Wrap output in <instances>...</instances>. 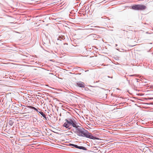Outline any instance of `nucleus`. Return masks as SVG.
Listing matches in <instances>:
<instances>
[{
  "label": "nucleus",
  "instance_id": "obj_8",
  "mask_svg": "<svg viewBox=\"0 0 153 153\" xmlns=\"http://www.w3.org/2000/svg\"><path fill=\"white\" fill-rule=\"evenodd\" d=\"M77 86H85L84 82H78L76 83Z\"/></svg>",
  "mask_w": 153,
  "mask_h": 153
},
{
  "label": "nucleus",
  "instance_id": "obj_18",
  "mask_svg": "<svg viewBox=\"0 0 153 153\" xmlns=\"http://www.w3.org/2000/svg\"><path fill=\"white\" fill-rule=\"evenodd\" d=\"M143 86H146V85H143Z\"/></svg>",
  "mask_w": 153,
  "mask_h": 153
},
{
  "label": "nucleus",
  "instance_id": "obj_5",
  "mask_svg": "<svg viewBox=\"0 0 153 153\" xmlns=\"http://www.w3.org/2000/svg\"><path fill=\"white\" fill-rule=\"evenodd\" d=\"M77 123L76 122V126L75 127H74V128H76V131H75V133L76 134H79V130H82L84 128H83L82 127L80 126H79L77 125Z\"/></svg>",
  "mask_w": 153,
  "mask_h": 153
},
{
  "label": "nucleus",
  "instance_id": "obj_16",
  "mask_svg": "<svg viewBox=\"0 0 153 153\" xmlns=\"http://www.w3.org/2000/svg\"><path fill=\"white\" fill-rule=\"evenodd\" d=\"M88 86H92V85H88Z\"/></svg>",
  "mask_w": 153,
  "mask_h": 153
},
{
  "label": "nucleus",
  "instance_id": "obj_14",
  "mask_svg": "<svg viewBox=\"0 0 153 153\" xmlns=\"http://www.w3.org/2000/svg\"><path fill=\"white\" fill-rule=\"evenodd\" d=\"M116 90H119V91H120V90L119 88H116Z\"/></svg>",
  "mask_w": 153,
  "mask_h": 153
},
{
  "label": "nucleus",
  "instance_id": "obj_22",
  "mask_svg": "<svg viewBox=\"0 0 153 153\" xmlns=\"http://www.w3.org/2000/svg\"><path fill=\"white\" fill-rule=\"evenodd\" d=\"M151 99H153V98H151Z\"/></svg>",
  "mask_w": 153,
  "mask_h": 153
},
{
  "label": "nucleus",
  "instance_id": "obj_9",
  "mask_svg": "<svg viewBox=\"0 0 153 153\" xmlns=\"http://www.w3.org/2000/svg\"><path fill=\"white\" fill-rule=\"evenodd\" d=\"M65 38L64 36H59V37L57 39V40H64L65 39Z\"/></svg>",
  "mask_w": 153,
  "mask_h": 153
},
{
  "label": "nucleus",
  "instance_id": "obj_6",
  "mask_svg": "<svg viewBox=\"0 0 153 153\" xmlns=\"http://www.w3.org/2000/svg\"><path fill=\"white\" fill-rule=\"evenodd\" d=\"M80 87L82 88V89L85 91L86 92L89 93L91 91L90 90L86 87Z\"/></svg>",
  "mask_w": 153,
  "mask_h": 153
},
{
  "label": "nucleus",
  "instance_id": "obj_3",
  "mask_svg": "<svg viewBox=\"0 0 153 153\" xmlns=\"http://www.w3.org/2000/svg\"><path fill=\"white\" fill-rule=\"evenodd\" d=\"M131 8L135 10H143L147 8L146 6L141 4H135L131 6Z\"/></svg>",
  "mask_w": 153,
  "mask_h": 153
},
{
  "label": "nucleus",
  "instance_id": "obj_10",
  "mask_svg": "<svg viewBox=\"0 0 153 153\" xmlns=\"http://www.w3.org/2000/svg\"><path fill=\"white\" fill-rule=\"evenodd\" d=\"M44 118H46V115L42 111H37Z\"/></svg>",
  "mask_w": 153,
  "mask_h": 153
},
{
  "label": "nucleus",
  "instance_id": "obj_19",
  "mask_svg": "<svg viewBox=\"0 0 153 153\" xmlns=\"http://www.w3.org/2000/svg\"><path fill=\"white\" fill-rule=\"evenodd\" d=\"M148 86H149V85H148ZM150 86H153V85H150Z\"/></svg>",
  "mask_w": 153,
  "mask_h": 153
},
{
  "label": "nucleus",
  "instance_id": "obj_11",
  "mask_svg": "<svg viewBox=\"0 0 153 153\" xmlns=\"http://www.w3.org/2000/svg\"><path fill=\"white\" fill-rule=\"evenodd\" d=\"M28 107H29L30 108L33 109L36 111H38L37 109L36 108H35V107H33L32 106H28Z\"/></svg>",
  "mask_w": 153,
  "mask_h": 153
},
{
  "label": "nucleus",
  "instance_id": "obj_7",
  "mask_svg": "<svg viewBox=\"0 0 153 153\" xmlns=\"http://www.w3.org/2000/svg\"><path fill=\"white\" fill-rule=\"evenodd\" d=\"M14 119L13 118H10L9 120V124L11 126H12L14 123Z\"/></svg>",
  "mask_w": 153,
  "mask_h": 153
},
{
  "label": "nucleus",
  "instance_id": "obj_20",
  "mask_svg": "<svg viewBox=\"0 0 153 153\" xmlns=\"http://www.w3.org/2000/svg\"><path fill=\"white\" fill-rule=\"evenodd\" d=\"M6 86H9L8 85H5Z\"/></svg>",
  "mask_w": 153,
  "mask_h": 153
},
{
  "label": "nucleus",
  "instance_id": "obj_15",
  "mask_svg": "<svg viewBox=\"0 0 153 153\" xmlns=\"http://www.w3.org/2000/svg\"><path fill=\"white\" fill-rule=\"evenodd\" d=\"M45 86H49L48 85H47V84H46L45 85Z\"/></svg>",
  "mask_w": 153,
  "mask_h": 153
},
{
  "label": "nucleus",
  "instance_id": "obj_12",
  "mask_svg": "<svg viewBox=\"0 0 153 153\" xmlns=\"http://www.w3.org/2000/svg\"><path fill=\"white\" fill-rule=\"evenodd\" d=\"M108 77H109V78H113V76H112L110 77V76H108Z\"/></svg>",
  "mask_w": 153,
  "mask_h": 153
},
{
  "label": "nucleus",
  "instance_id": "obj_21",
  "mask_svg": "<svg viewBox=\"0 0 153 153\" xmlns=\"http://www.w3.org/2000/svg\"><path fill=\"white\" fill-rule=\"evenodd\" d=\"M115 45H116V46H117V44H116Z\"/></svg>",
  "mask_w": 153,
  "mask_h": 153
},
{
  "label": "nucleus",
  "instance_id": "obj_17",
  "mask_svg": "<svg viewBox=\"0 0 153 153\" xmlns=\"http://www.w3.org/2000/svg\"><path fill=\"white\" fill-rule=\"evenodd\" d=\"M65 45L68 44L67 43H65V44L64 43V44L65 45Z\"/></svg>",
  "mask_w": 153,
  "mask_h": 153
},
{
  "label": "nucleus",
  "instance_id": "obj_4",
  "mask_svg": "<svg viewBox=\"0 0 153 153\" xmlns=\"http://www.w3.org/2000/svg\"><path fill=\"white\" fill-rule=\"evenodd\" d=\"M69 145L70 146H73L76 148L80 149H82L83 150H87V149L86 148L82 146H79L77 145H75L73 144H69Z\"/></svg>",
  "mask_w": 153,
  "mask_h": 153
},
{
  "label": "nucleus",
  "instance_id": "obj_1",
  "mask_svg": "<svg viewBox=\"0 0 153 153\" xmlns=\"http://www.w3.org/2000/svg\"><path fill=\"white\" fill-rule=\"evenodd\" d=\"M65 122L64 123L63 126L66 128L70 129L72 126L75 127L76 121L74 118L65 119Z\"/></svg>",
  "mask_w": 153,
  "mask_h": 153
},
{
  "label": "nucleus",
  "instance_id": "obj_2",
  "mask_svg": "<svg viewBox=\"0 0 153 153\" xmlns=\"http://www.w3.org/2000/svg\"><path fill=\"white\" fill-rule=\"evenodd\" d=\"M79 134H76L78 136L80 137H85L93 140L98 139L97 138L92 135L91 133L89 132L84 128L82 130H79Z\"/></svg>",
  "mask_w": 153,
  "mask_h": 153
},
{
  "label": "nucleus",
  "instance_id": "obj_13",
  "mask_svg": "<svg viewBox=\"0 0 153 153\" xmlns=\"http://www.w3.org/2000/svg\"><path fill=\"white\" fill-rule=\"evenodd\" d=\"M135 76L134 75H130L129 76Z\"/></svg>",
  "mask_w": 153,
  "mask_h": 153
}]
</instances>
